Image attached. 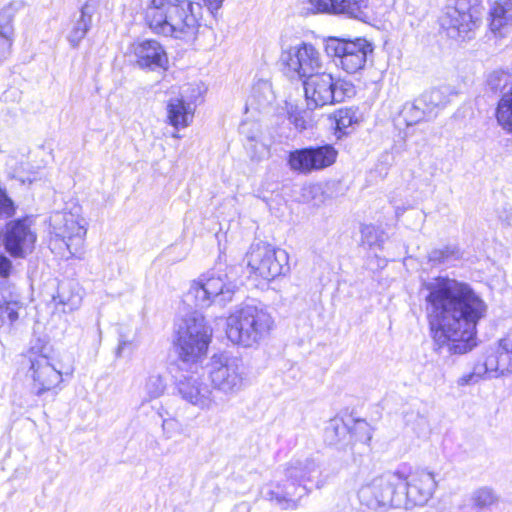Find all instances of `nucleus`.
Instances as JSON below:
<instances>
[{"instance_id":"1","label":"nucleus","mask_w":512,"mask_h":512,"mask_svg":"<svg viewBox=\"0 0 512 512\" xmlns=\"http://www.w3.org/2000/svg\"><path fill=\"white\" fill-rule=\"evenodd\" d=\"M419 294L437 345L452 354L471 351L476 326L487 312L483 299L469 284L443 276L423 280Z\"/></svg>"},{"instance_id":"2","label":"nucleus","mask_w":512,"mask_h":512,"mask_svg":"<svg viewBox=\"0 0 512 512\" xmlns=\"http://www.w3.org/2000/svg\"><path fill=\"white\" fill-rule=\"evenodd\" d=\"M195 6L200 10V3L190 0H151L145 9V20L156 34L192 41L200 27Z\"/></svg>"},{"instance_id":"3","label":"nucleus","mask_w":512,"mask_h":512,"mask_svg":"<svg viewBox=\"0 0 512 512\" xmlns=\"http://www.w3.org/2000/svg\"><path fill=\"white\" fill-rule=\"evenodd\" d=\"M274 328V319L266 307L243 304L226 319L227 338L236 345L254 347L264 341Z\"/></svg>"},{"instance_id":"4","label":"nucleus","mask_w":512,"mask_h":512,"mask_svg":"<svg viewBox=\"0 0 512 512\" xmlns=\"http://www.w3.org/2000/svg\"><path fill=\"white\" fill-rule=\"evenodd\" d=\"M238 289L235 268L226 267L224 270L208 272L194 280L186 293V301L197 308H208L213 303L226 305L233 300Z\"/></svg>"},{"instance_id":"5","label":"nucleus","mask_w":512,"mask_h":512,"mask_svg":"<svg viewBox=\"0 0 512 512\" xmlns=\"http://www.w3.org/2000/svg\"><path fill=\"white\" fill-rule=\"evenodd\" d=\"M87 221L82 207L77 203H67L49 217V233L52 241L61 242L66 248L67 257L81 258L87 234Z\"/></svg>"},{"instance_id":"6","label":"nucleus","mask_w":512,"mask_h":512,"mask_svg":"<svg viewBox=\"0 0 512 512\" xmlns=\"http://www.w3.org/2000/svg\"><path fill=\"white\" fill-rule=\"evenodd\" d=\"M403 479L400 470H396L366 481L357 493L361 506L373 512L402 508L404 502L399 489Z\"/></svg>"},{"instance_id":"7","label":"nucleus","mask_w":512,"mask_h":512,"mask_svg":"<svg viewBox=\"0 0 512 512\" xmlns=\"http://www.w3.org/2000/svg\"><path fill=\"white\" fill-rule=\"evenodd\" d=\"M212 329L199 312H191L181 319L177 328L176 345L183 363L196 364L207 353Z\"/></svg>"},{"instance_id":"8","label":"nucleus","mask_w":512,"mask_h":512,"mask_svg":"<svg viewBox=\"0 0 512 512\" xmlns=\"http://www.w3.org/2000/svg\"><path fill=\"white\" fill-rule=\"evenodd\" d=\"M208 378L213 392L230 399L245 388L247 371L242 360L237 357L213 355L209 363Z\"/></svg>"},{"instance_id":"9","label":"nucleus","mask_w":512,"mask_h":512,"mask_svg":"<svg viewBox=\"0 0 512 512\" xmlns=\"http://www.w3.org/2000/svg\"><path fill=\"white\" fill-rule=\"evenodd\" d=\"M303 87L309 109L342 102L353 93L351 84L320 71L305 78Z\"/></svg>"},{"instance_id":"10","label":"nucleus","mask_w":512,"mask_h":512,"mask_svg":"<svg viewBox=\"0 0 512 512\" xmlns=\"http://www.w3.org/2000/svg\"><path fill=\"white\" fill-rule=\"evenodd\" d=\"M279 61L284 73L291 79L304 80L322 69L320 52L306 42L283 44Z\"/></svg>"},{"instance_id":"11","label":"nucleus","mask_w":512,"mask_h":512,"mask_svg":"<svg viewBox=\"0 0 512 512\" xmlns=\"http://www.w3.org/2000/svg\"><path fill=\"white\" fill-rule=\"evenodd\" d=\"M25 357L29 362L27 375L32 379L33 389L38 395L56 388L62 382L61 367L50 356L47 346H32Z\"/></svg>"},{"instance_id":"12","label":"nucleus","mask_w":512,"mask_h":512,"mask_svg":"<svg viewBox=\"0 0 512 512\" xmlns=\"http://www.w3.org/2000/svg\"><path fill=\"white\" fill-rule=\"evenodd\" d=\"M246 258L250 273L268 281L289 271L288 253L269 244L252 245Z\"/></svg>"},{"instance_id":"13","label":"nucleus","mask_w":512,"mask_h":512,"mask_svg":"<svg viewBox=\"0 0 512 512\" xmlns=\"http://www.w3.org/2000/svg\"><path fill=\"white\" fill-rule=\"evenodd\" d=\"M326 51L338 67L352 74L364 68L373 46L364 38L345 40L332 37L327 41Z\"/></svg>"},{"instance_id":"14","label":"nucleus","mask_w":512,"mask_h":512,"mask_svg":"<svg viewBox=\"0 0 512 512\" xmlns=\"http://www.w3.org/2000/svg\"><path fill=\"white\" fill-rule=\"evenodd\" d=\"M403 476L399 493L403 499L402 508L411 509L415 506L425 505L433 496L437 482L432 472L424 469H417L405 473L400 471Z\"/></svg>"},{"instance_id":"15","label":"nucleus","mask_w":512,"mask_h":512,"mask_svg":"<svg viewBox=\"0 0 512 512\" xmlns=\"http://www.w3.org/2000/svg\"><path fill=\"white\" fill-rule=\"evenodd\" d=\"M337 156L338 152L332 145L311 146L291 151L287 164L291 171L309 175L332 166L336 162Z\"/></svg>"},{"instance_id":"16","label":"nucleus","mask_w":512,"mask_h":512,"mask_svg":"<svg viewBox=\"0 0 512 512\" xmlns=\"http://www.w3.org/2000/svg\"><path fill=\"white\" fill-rule=\"evenodd\" d=\"M480 20L474 17L467 0H455L446 6L440 25L447 36L456 40L470 39Z\"/></svg>"},{"instance_id":"17","label":"nucleus","mask_w":512,"mask_h":512,"mask_svg":"<svg viewBox=\"0 0 512 512\" xmlns=\"http://www.w3.org/2000/svg\"><path fill=\"white\" fill-rule=\"evenodd\" d=\"M177 391L183 401L202 411H210L218 406L212 387L198 376L191 375L180 379Z\"/></svg>"},{"instance_id":"18","label":"nucleus","mask_w":512,"mask_h":512,"mask_svg":"<svg viewBox=\"0 0 512 512\" xmlns=\"http://www.w3.org/2000/svg\"><path fill=\"white\" fill-rule=\"evenodd\" d=\"M313 13L343 15L347 18L365 20L368 0H307Z\"/></svg>"},{"instance_id":"19","label":"nucleus","mask_w":512,"mask_h":512,"mask_svg":"<svg viewBox=\"0 0 512 512\" xmlns=\"http://www.w3.org/2000/svg\"><path fill=\"white\" fill-rule=\"evenodd\" d=\"M36 235L30 230L25 221L11 222L6 227L4 237L5 247L12 256L24 257L32 252Z\"/></svg>"},{"instance_id":"20","label":"nucleus","mask_w":512,"mask_h":512,"mask_svg":"<svg viewBox=\"0 0 512 512\" xmlns=\"http://www.w3.org/2000/svg\"><path fill=\"white\" fill-rule=\"evenodd\" d=\"M132 54L136 64L142 69H165L168 57L163 46L156 40H142L132 44Z\"/></svg>"},{"instance_id":"21","label":"nucleus","mask_w":512,"mask_h":512,"mask_svg":"<svg viewBox=\"0 0 512 512\" xmlns=\"http://www.w3.org/2000/svg\"><path fill=\"white\" fill-rule=\"evenodd\" d=\"M188 89L186 87L179 96L171 97L166 105L167 122L176 130L186 128L193 122L195 106L186 95Z\"/></svg>"},{"instance_id":"22","label":"nucleus","mask_w":512,"mask_h":512,"mask_svg":"<svg viewBox=\"0 0 512 512\" xmlns=\"http://www.w3.org/2000/svg\"><path fill=\"white\" fill-rule=\"evenodd\" d=\"M488 26L495 38L512 34V0H496L490 4Z\"/></svg>"},{"instance_id":"23","label":"nucleus","mask_w":512,"mask_h":512,"mask_svg":"<svg viewBox=\"0 0 512 512\" xmlns=\"http://www.w3.org/2000/svg\"><path fill=\"white\" fill-rule=\"evenodd\" d=\"M82 290L77 283L62 282L58 285L57 293L52 302L56 311L67 314L78 310L82 304Z\"/></svg>"},{"instance_id":"24","label":"nucleus","mask_w":512,"mask_h":512,"mask_svg":"<svg viewBox=\"0 0 512 512\" xmlns=\"http://www.w3.org/2000/svg\"><path fill=\"white\" fill-rule=\"evenodd\" d=\"M320 474V463L314 458L292 460L285 469L286 478L299 486L305 481H312L318 478ZM298 489H301V491L305 490L304 487H299Z\"/></svg>"},{"instance_id":"25","label":"nucleus","mask_w":512,"mask_h":512,"mask_svg":"<svg viewBox=\"0 0 512 512\" xmlns=\"http://www.w3.org/2000/svg\"><path fill=\"white\" fill-rule=\"evenodd\" d=\"M455 95L456 92L450 86H441L424 92L419 97V103L432 114L436 110L443 109Z\"/></svg>"},{"instance_id":"26","label":"nucleus","mask_w":512,"mask_h":512,"mask_svg":"<svg viewBox=\"0 0 512 512\" xmlns=\"http://www.w3.org/2000/svg\"><path fill=\"white\" fill-rule=\"evenodd\" d=\"M12 10L5 8L0 12V61L5 59L12 45Z\"/></svg>"},{"instance_id":"27","label":"nucleus","mask_w":512,"mask_h":512,"mask_svg":"<svg viewBox=\"0 0 512 512\" xmlns=\"http://www.w3.org/2000/svg\"><path fill=\"white\" fill-rule=\"evenodd\" d=\"M274 100L272 85L266 80L257 81L251 90L248 104L255 109H262Z\"/></svg>"},{"instance_id":"28","label":"nucleus","mask_w":512,"mask_h":512,"mask_svg":"<svg viewBox=\"0 0 512 512\" xmlns=\"http://www.w3.org/2000/svg\"><path fill=\"white\" fill-rule=\"evenodd\" d=\"M498 501V496L490 487L483 486L474 489L468 498L469 505L474 509L490 508Z\"/></svg>"},{"instance_id":"29","label":"nucleus","mask_w":512,"mask_h":512,"mask_svg":"<svg viewBox=\"0 0 512 512\" xmlns=\"http://www.w3.org/2000/svg\"><path fill=\"white\" fill-rule=\"evenodd\" d=\"M496 117L503 129L512 132V85L499 100Z\"/></svg>"},{"instance_id":"30","label":"nucleus","mask_w":512,"mask_h":512,"mask_svg":"<svg viewBox=\"0 0 512 512\" xmlns=\"http://www.w3.org/2000/svg\"><path fill=\"white\" fill-rule=\"evenodd\" d=\"M349 435L347 425L342 419H331L325 427L324 439L329 445H338Z\"/></svg>"},{"instance_id":"31","label":"nucleus","mask_w":512,"mask_h":512,"mask_svg":"<svg viewBox=\"0 0 512 512\" xmlns=\"http://www.w3.org/2000/svg\"><path fill=\"white\" fill-rule=\"evenodd\" d=\"M87 8V5L82 7L80 18L69 33L68 40L73 47H77L79 45L91 27L92 18L87 12Z\"/></svg>"},{"instance_id":"32","label":"nucleus","mask_w":512,"mask_h":512,"mask_svg":"<svg viewBox=\"0 0 512 512\" xmlns=\"http://www.w3.org/2000/svg\"><path fill=\"white\" fill-rule=\"evenodd\" d=\"M400 115L407 126H412L424 120L428 115H430V113L426 110L423 104L419 103L418 98L413 102L405 103Z\"/></svg>"},{"instance_id":"33","label":"nucleus","mask_w":512,"mask_h":512,"mask_svg":"<svg viewBox=\"0 0 512 512\" xmlns=\"http://www.w3.org/2000/svg\"><path fill=\"white\" fill-rule=\"evenodd\" d=\"M143 401H152L161 397L166 390V383L160 374H150L144 384Z\"/></svg>"},{"instance_id":"34","label":"nucleus","mask_w":512,"mask_h":512,"mask_svg":"<svg viewBox=\"0 0 512 512\" xmlns=\"http://www.w3.org/2000/svg\"><path fill=\"white\" fill-rule=\"evenodd\" d=\"M477 365L481 368L484 375L488 374L493 377L501 375L496 347L489 348L486 351L484 361L478 362Z\"/></svg>"},{"instance_id":"35","label":"nucleus","mask_w":512,"mask_h":512,"mask_svg":"<svg viewBox=\"0 0 512 512\" xmlns=\"http://www.w3.org/2000/svg\"><path fill=\"white\" fill-rule=\"evenodd\" d=\"M487 84L493 91H507L512 85V77L505 71L496 70L489 74Z\"/></svg>"},{"instance_id":"36","label":"nucleus","mask_w":512,"mask_h":512,"mask_svg":"<svg viewBox=\"0 0 512 512\" xmlns=\"http://www.w3.org/2000/svg\"><path fill=\"white\" fill-rule=\"evenodd\" d=\"M333 118L336 130L343 134L346 133L347 128L357 121L356 114L351 108L339 109L334 113Z\"/></svg>"},{"instance_id":"37","label":"nucleus","mask_w":512,"mask_h":512,"mask_svg":"<svg viewBox=\"0 0 512 512\" xmlns=\"http://www.w3.org/2000/svg\"><path fill=\"white\" fill-rule=\"evenodd\" d=\"M3 293L0 291V326L5 322V318H8L10 323L15 322L18 319V310L20 308L17 302H3Z\"/></svg>"},{"instance_id":"38","label":"nucleus","mask_w":512,"mask_h":512,"mask_svg":"<svg viewBox=\"0 0 512 512\" xmlns=\"http://www.w3.org/2000/svg\"><path fill=\"white\" fill-rule=\"evenodd\" d=\"M362 242L369 247H382L384 243L383 233L374 226H364L361 229Z\"/></svg>"},{"instance_id":"39","label":"nucleus","mask_w":512,"mask_h":512,"mask_svg":"<svg viewBox=\"0 0 512 512\" xmlns=\"http://www.w3.org/2000/svg\"><path fill=\"white\" fill-rule=\"evenodd\" d=\"M429 261L434 264L449 263L451 260L458 258V253L452 248L445 247L442 249H434L428 255Z\"/></svg>"},{"instance_id":"40","label":"nucleus","mask_w":512,"mask_h":512,"mask_svg":"<svg viewBox=\"0 0 512 512\" xmlns=\"http://www.w3.org/2000/svg\"><path fill=\"white\" fill-rule=\"evenodd\" d=\"M289 120L299 131L307 129L312 123L310 113L305 110L295 109L290 111Z\"/></svg>"},{"instance_id":"41","label":"nucleus","mask_w":512,"mask_h":512,"mask_svg":"<svg viewBox=\"0 0 512 512\" xmlns=\"http://www.w3.org/2000/svg\"><path fill=\"white\" fill-rule=\"evenodd\" d=\"M496 350L500 364V374L512 373V352L503 349L500 342H498Z\"/></svg>"},{"instance_id":"42","label":"nucleus","mask_w":512,"mask_h":512,"mask_svg":"<svg viewBox=\"0 0 512 512\" xmlns=\"http://www.w3.org/2000/svg\"><path fill=\"white\" fill-rule=\"evenodd\" d=\"M15 213L13 201L8 197L5 189L0 187V218H10Z\"/></svg>"},{"instance_id":"43","label":"nucleus","mask_w":512,"mask_h":512,"mask_svg":"<svg viewBox=\"0 0 512 512\" xmlns=\"http://www.w3.org/2000/svg\"><path fill=\"white\" fill-rule=\"evenodd\" d=\"M483 376L484 374L482 373L481 368L476 363L473 367L472 372L461 376L458 379L457 384L459 386L473 385L478 383Z\"/></svg>"},{"instance_id":"44","label":"nucleus","mask_w":512,"mask_h":512,"mask_svg":"<svg viewBox=\"0 0 512 512\" xmlns=\"http://www.w3.org/2000/svg\"><path fill=\"white\" fill-rule=\"evenodd\" d=\"M178 426V423L173 419H165L162 423V428L164 434L167 438H171L173 436V431Z\"/></svg>"},{"instance_id":"45","label":"nucleus","mask_w":512,"mask_h":512,"mask_svg":"<svg viewBox=\"0 0 512 512\" xmlns=\"http://www.w3.org/2000/svg\"><path fill=\"white\" fill-rule=\"evenodd\" d=\"M11 270V261L4 255H0V276L7 277Z\"/></svg>"},{"instance_id":"46","label":"nucleus","mask_w":512,"mask_h":512,"mask_svg":"<svg viewBox=\"0 0 512 512\" xmlns=\"http://www.w3.org/2000/svg\"><path fill=\"white\" fill-rule=\"evenodd\" d=\"M502 345V348L505 350H510L512 352V331L507 334L506 337L499 340Z\"/></svg>"},{"instance_id":"47","label":"nucleus","mask_w":512,"mask_h":512,"mask_svg":"<svg viewBox=\"0 0 512 512\" xmlns=\"http://www.w3.org/2000/svg\"><path fill=\"white\" fill-rule=\"evenodd\" d=\"M357 428L358 429H361V430H366L367 431V437H366V441H370L371 439V434L369 432V428H368V425L366 422L364 421H359L357 422Z\"/></svg>"},{"instance_id":"48","label":"nucleus","mask_w":512,"mask_h":512,"mask_svg":"<svg viewBox=\"0 0 512 512\" xmlns=\"http://www.w3.org/2000/svg\"><path fill=\"white\" fill-rule=\"evenodd\" d=\"M123 344H118L117 350H116V356L121 357L123 354Z\"/></svg>"},{"instance_id":"49","label":"nucleus","mask_w":512,"mask_h":512,"mask_svg":"<svg viewBox=\"0 0 512 512\" xmlns=\"http://www.w3.org/2000/svg\"><path fill=\"white\" fill-rule=\"evenodd\" d=\"M119 344H123V349H125L126 346L130 344V342L127 340H120Z\"/></svg>"},{"instance_id":"50","label":"nucleus","mask_w":512,"mask_h":512,"mask_svg":"<svg viewBox=\"0 0 512 512\" xmlns=\"http://www.w3.org/2000/svg\"><path fill=\"white\" fill-rule=\"evenodd\" d=\"M173 137H174V138H179L180 136H179V134H178V133H174V134H173Z\"/></svg>"},{"instance_id":"51","label":"nucleus","mask_w":512,"mask_h":512,"mask_svg":"<svg viewBox=\"0 0 512 512\" xmlns=\"http://www.w3.org/2000/svg\"><path fill=\"white\" fill-rule=\"evenodd\" d=\"M290 495H296L297 492H293V493H289ZM298 495L300 496L301 495V492L298 493Z\"/></svg>"},{"instance_id":"52","label":"nucleus","mask_w":512,"mask_h":512,"mask_svg":"<svg viewBox=\"0 0 512 512\" xmlns=\"http://www.w3.org/2000/svg\"><path fill=\"white\" fill-rule=\"evenodd\" d=\"M12 91H5L4 96H7L8 93H11Z\"/></svg>"}]
</instances>
